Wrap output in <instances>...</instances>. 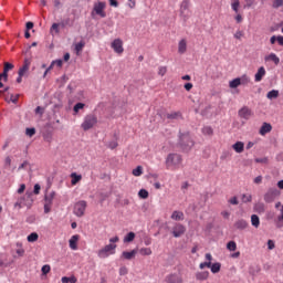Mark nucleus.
<instances>
[{"label":"nucleus","mask_w":283,"mask_h":283,"mask_svg":"<svg viewBox=\"0 0 283 283\" xmlns=\"http://www.w3.org/2000/svg\"><path fill=\"white\" fill-rule=\"evenodd\" d=\"M33 206L34 199L32 198V192L27 191L24 196L18 198L17 202L13 205V208L23 209V207H27V209L30 210Z\"/></svg>","instance_id":"nucleus-1"},{"label":"nucleus","mask_w":283,"mask_h":283,"mask_svg":"<svg viewBox=\"0 0 283 283\" xmlns=\"http://www.w3.org/2000/svg\"><path fill=\"white\" fill-rule=\"evenodd\" d=\"M182 165V156L171 153L166 158V167L168 169H178Z\"/></svg>","instance_id":"nucleus-2"},{"label":"nucleus","mask_w":283,"mask_h":283,"mask_svg":"<svg viewBox=\"0 0 283 283\" xmlns=\"http://www.w3.org/2000/svg\"><path fill=\"white\" fill-rule=\"evenodd\" d=\"M97 124H98V117L94 114H87L84 117L83 123L81 124V128L83 129V132H90V129H93V127H96Z\"/></svg>","instance_id":"nucleus-3"},{"label":"nucleus","mask_w":283,"mask_h":283,"mask_svg":"<svg viewBox=\"0 0 283 283\" xmlns=\"http://www.w3.org/2000/svg\"><path fill=\"white\" fill-rule=\"evenodd\" d=\"M105 8H107V3L103 1L94 2L93 10L91 12V17H101V19H105L107 13L105 12Z\"/></svg>","instance_id":"nucleus-4"},{"label":"nucleus","mask_w":283,"mask_h":283,"mask_svg":"<svg viewBox=\"0 0 283 283\" xmlns=\"http://www.w3.org/2000/svg\"><path fill=\"white\" fill-rule=\"evenodd\" d=\"M179 145L182 151H189L193 147V139H191L189 133H184L179 136Z\"/></svg>","instance_id":"nucleus-5"},{"label":"nucleus","mask_w":283,"mask_h":283,"mask_svg":"<svg viewBox=\"0 0 283 283\" xmlns=\"http://www.w3.org/2000/svg\"><path fill=\"white\" fill-rule=\"evenodd\" d=\"M116 247L117 245L114 243H108L107 245L98 250L97 252L98 258H102L103 260H105V258H109V255H114L116 253Z\"/></svg>","instance_id":"nucleus-6"},{"label":"nucleus","mask_w":283,"mask_h":283,"mask_svg":"<svg viewBox=\"0 0 283 283\" xmlns=\"http://www.w3.org/2000/svg\"><path fill=\"white\" fill-rule=\"evenodd\" d=\"M86 209H87V201L80 200V201L75 202L74 208H73V213L77 218H83V216H85Z\"/></svg>","instance_id":"nucleus-7"},{"label":"nucleus","mask_w":283,"mask_h":283,"mask_svg":"<svg viewBox=\"0 0 283 283\" xmlns=\"http://www.w3.org/2000/svg\"><path fill=\"white\" fill-rule=\"evenodd\" d=\"M185 233H187V227L182 223H175L171 231L172 238H182Z\"/></svg>","instance_id":"nucleus-8"},{"label":"nucleus","mask_w":283,"mask_h":283,"mask_svg":"<svg viewBox=\"0 0 283 283\" xmlns=\"http://www.w3.org/2000/svg\"><path fill=\"white\" fill-rule=\"evenodd\" d=\"M277 196H280V190H277L276 188H270L269 191L264 195V201L268 205H271V202L275 201V198H277Z\"/></svg>","instance_id":"nucleus-9"},{"label":"nucleus","mask_w":283,"mask_h":283,"mask_svg":"<svg viewBox=\"0 0 283 283\" xmlns=\"http://www.w3.org/2000/svg\"><path fill=\"white\" fill-rule=\"evenodd\" d=\"M136 255H138V248H135L130 251L126 250V251H123L120 256H119V260L122 261H132V260H136Z\"/></svg>","instance_id":"nucleus-10"},{"label":"nucleus","mask_w":283,"mask_h":283,"mask_svg":"<svg viewBox=\"0 0 283 283\" xmlns=\"http://www.w3.org/2000/svg\"><path fill=\"white\" fill-rule=\"evenodd\" d=\"M112 50H114L115 54H123L125 52V49L123 48V40L120 39H115L111 43Z\"/></svg>","instance_id":"nucleus-11"},{"label":"nucleus","mask_w":283,"mask_h":283,"mask_svg":"<svg viewBox=\"0 0 283 283\" xmlns=\"http://www.w3.org/2000/svg\"><path fill=\"white\" fill-rule=\"evenodd\" d=\"M253 116V111L249 108L248 106H243L241 109H239V117L243 118L244 120H249Z\"/></svg>","instance_id":"nucleus-12"},{"label":"nucleus","mask_w":283,"mask_h":283,"mask_svg":"<svg viewBox=\"0 0 283 283\" xmlns=\"http://www.w3.org/2000/svg\"><path fill=\"white\" fill-rule=\"evenodd\" d=\"M78 240H81L80 234H74L69 240V247L72 251H78Z\"/></svg>","instance_id":"nucleus-13"},{"label":"nucleus","mask_w":283,"mask_h":283,"mask_svg":"<svg viewBox=\"0 0 283 283\" xmlns=\"http://www.w3.org/2000/svg\"><path fill=\"white\" fill-rule=\"evenodd\" d=\"M32 64V61L30 59H24L23 65L19 69V76H25V73L29 72L30 65Z\"/></svg>","instance_id":"nucleus-14"},{"label":"nucleus","mask_w":283,"mask_h":283,"mask_svg":"<svg viewBox=\"0 0 283 283\" xmlns=\"http://www.w3.org/2000/svg\"><path fill=\"white\" fill-rule=\"evenodd\" d=\"M233 227L238 231H244V229H249V222L244 219H239L234 222Z\"/></svg>","instance_id":"nucleus-15"},{"label":"nucleus","mask_w":283,"mask_h":283,"mask_svg":"<svg viewBox=\"0 0 283 283\" xmlns=\"http://www.w3.org/2000/svg\"><path fill=\"white\" fill-rule=\"evenodd\" d=\"M166 283H182V276H178L176 273H170L166 276Z\"/></svg>","instance_id":"nucleus-16"},{"label":"nucleus","mask_w":283,"mask_h":283,"mask_svg":"<svg viewBox=\"0 0 283 283\" xmlns=\"http://www.w3.org/2000/svg\"><path fill=\"white\" fill-rule=\"evenodd\" d=\"M264 62L269 63L272 62L274 65H280V57L275 53H270L269 55H265Z\"/></svg>","instance_id":"nucleus-17"},{"label":"nucleus","mask_w":283,"mask_h":283,"mask_svg":"<svg viewBox=\"0 0 283 283\" xmlns=\"http://www.w3.org/2000/svg\"><path fill=\"white\" fill-rule=\"evenodd\" d=\"M264 76H266V69H264V66H261L254 75L255 83H260V81H262Z\"/></svg>","instance_id":"nucleus-18"},{"label":"nucleus","mask_w":283,"mask_h":283,"mask_svg":"<svg viewBox=\"0 0 283 283\" xmlns=\"http://www.w3.org/2000/svg\"><path fill=\"white\" fill-rule=\"evenodd\" d=\"M170 218H171V220H175L176 222H180V221L185 220V212L179 211V210H175L171 213Z\"/></svg>","instance_id":"nucleus-19"},{"label":"nucleus","mask_w":283,"mask_h":283,"mask_svg":"<svg viewBox=\"0 0 283 283\" xmlns=\"http://www.w3.org/2000/svg\"><path fill=\"white\" fill-rule=\"evenodd\" d=\"M273 126H271V124L269 123H263V125L261 126L259 134L261 136H266V134H270V132H272Z\"/></svg>","instance_id":"nucleus-20"},{"label":"nucleus","mask_w":283,"mask_h":283,"mask_svg":"<svg viewBox=\"0 0 283 283\" xmlns=\"http://www.w3.org/2000/svg\"><path fill=\"white\" fill-rule=\"evenodd\" d=\"M195 277L198 282H205L209 280V271L196 272Z\"/></svg>","instance_id":"nucleus-21"},{"label":"nucleus","mask_w":283,"mask_h":283,"mask_svg":"<svg viewBox=\"0 0 283 283\" xmlns=\"http://www.w3.org/2000/svg\"><path fill=\"white\" fill-rule=\"evenodd\" d=\"M210 271L211 273H213V275H216L217 273H220V271H222V263L220 262H210Z\"/></svg>","instance_id":"nucleus-22"},{"label":"nucleus","mask_w":283,"mask_h":283,"mask_svg":"<svg viewBox=\"0 0 283 283\" xmlns=\"http://www.w3.org/2000/svg\"><path fill=\"white\" fill-rule=\"evenodd\" d=\"M109 196H112V192L97 193L96 197L98 199V205H101V207H103V205L105 203V200H107V198H109Z\"/></svg>","instance_id":"nucleus-23"},{"label":"nucleus","mask_w":283,"mask_h":283,"mask_svg":"<svg viewBox=\"0 0 283 283\" xmlns=\"http://www.w3.org/2000/svg\"><path fill=\"white\" fill-rule=\"evenodd\" d=\"M134 240H136V232L129 231L124 237V244H132V242H134Z\"/></svg>","instance_id":"nucleus-24"},{"label":"nucleus","mask_w":283,"mask_h":283,"mask_svg":"<svg viewBox=\"0 0 283 283\" xmlns=\"http://www.w3.org/2000/svg\"><path fill=\"white\" fill-rule=\"evenodd\" d=\"M260 271H262V268H260V265H250L248 269L249 275H251L252 277H255V275H258Z\"/></svg>","instance_id":"nucleus-25"},{"label":"nucleus","mask_w":283,"mask_h":283,"mask_svg":"<svg viewBox=\"0 0 283 283\" xmlns=\"http://www.w3.org/2000/svg\"><path fill=\"white\" fill-rule=\"evenodd\" d=\"M226 249L230 252H235L238 251V243L234 240H230L227 242Z\"/></svg>","instance_id":"nucleus-26"},{"label":"nucleus","mask_w":283,"mask_h":283,"mask_svg":"<svg viewBox=\"0 0 283 283\" xmlns=\"http://www.w3.org/2000/svg\"><path fill=\"white\" fill-rule=\"evenodd\" d=\"M56 196V191H51L50 195L45 193L44 195V202L49 203V205H53L54 202V198Z\"/></svg>","instance_id":"nucleus-27"},{"label":"nucleus","mask_w":283,"mask_h":283,"mask_svg":"<svg viewBox=\"0 0 283 283\" xmlns=\"http://www.w3.org/2000/svg\"><path fill=\"white\" fill-rule=\"evenodd\" d=\"M178 52H179V54H185V52H187V40L182 39L179 41Z\"/></svg>","instance_id":"nucleus-28"},{"label":"nucleus","mask_w":283,"mask_h":283,"mask_svg":"<svg viewBox=\"0 0 283 283\" xmlns=\"http://www.w3.org/2000/svg\"><path fill=\"white\" fill-rule=\"evenodd\" d=\"M232 149H234L237 154H242V151H244V143L237 142L235 144L232 145Z\"/></svg>","instance_id":"nucleus-29"},{"label":"nucleus","mask_w":283,"mask_h":283,"mask_svg":"<svg viewBox=\"0 0 283 283\" xmlns=\"http://www.w3.org/2000/svg\"><path fill=\"white\" fill-rule=\"evenodd\" d=\"M137 196H138L139 200H147V198H149V190L142 188V189H139Z\"/></svg>","instance_id":"nucleus-30"},{"label":"nucleus","mask_w":283,"mask_h":283,"mask_svg":"<svg viewBox=\"0 0 283 283\" xmlns=\"http://www.w3.org/2000/svg\"><path fill=\"white\" fill-rule=\"evenodd\" d=\"M251 224L254 229H260V216L251 214Z\"/></svg>","instance_id":"nucleus-31"},{"label":"nucleus","mask_w":283,"mask_h":283,"mask_svg":"<svg viewBox=\"0 0 283 283\" xmlns=\"http://www.w3.org/2000/svg\"><path fill=\"white\" fill-rule=\"evenodd\" d=\"M4 169H12V171L17 169V166H12V157L8 156L4 158Z\"/></svg>","instance_id":"nucleus-32"},{"label":"nucleus","mask_w":283,"mask_h":283,"mask_svg":"<svg viewBox=\"0 0 283 283\" xmlns=\"http://www.w3.org/2000/svg\"><path fill=\"white\" fill-rule=\"evenodd\" d=\"M61 282L62 283H76V282H78V279H76V276L74 274H72L71 276H62Z\"/></svg>","instance_id":"nucleus-33"},{"label":"nucleus","mask_w":283,"mask_h":283,"mask_svg":"<svg viewBox=\"0 0 283 283\" xmlns=\"http://www.w3.org/2000/svg\"><path fill=\"white\" fill-rule=\"evenodd\" d=\"M83 48H85V41H83V40L75 44V49L74 50H75V54L77 56H80L81 52H83Z\"/></svg>","instance_id":"nucleus-34"},{"label":"nucleus","mask_w":283,"mask_h":283,"mask_svg":"<svg viewBox=\"0 0 283 283\" xmlns=\"http://www.w3.org/2000/svg\"><path fill=\"white\" fill-rule=\"evenodd\" d=\"M27 241L30 242V243L39 242V233L38 232H31L27 237Z\"/></svg>","instance_id":"nucleus-35"},{"label":"nucleus","mask_w":283,"mask_h":283,"mask_svg":"<svg viewBox=\"0 0 283 283\" xmlns=\"http://www.w3.org/2000/svg\"><path fill=\"white\" fill-rule=\"evenodd\" d=\"M17 247L20 248V249L15 250V253H17L18 258H23V255H25V249H23V243L18 242Z\"/></svg>","instance_id":"nucleus-36"},{"label":"nucleus","mask_w":283,"mask_h":283,"mask_svg":"<svg viewBox=\"0 0 283 283\" xmlns=\"http://www.w3.org/2000/svg\"><path fill=\"white\" fill-rule=\"evenodd\" d=\"M280 96V91L277 90H272L266 94V98H269V101H273V98H277Z\"/></svg>","instance_id":"nucleus-37"},{"label":"nucleus","mask_w":283,"mask_h":283,"mask_svg":"<svg viewBox=\"0 0 283 283\" xmlns=\"http://www.w3.org/2000/svg\"><path fill=\"white\" fill-rule=\"evenodd\" d=\"M1 258H3V253H0V268L3 266L4 269H8V268L12 266V264H14V260H11L9 262H3V260H1Z\"/></svg>","instance_id":"nucleus-38"},{"label":"nucleus","mask_w":283,"mask_h":283,"mask_svg":"<svg viewBox=\"0 0 283 283\" xmlns=\"http://www.w3.org/2000/svg\"><path fill=\"white\" fill-rule=\"evenodd\" d=\"M240 85H241L240 84V77H237V78L229 82V87L231 90H235L237 87H240Z\"/></svg>","instance_id":"nucleus-39"},{"label":"nucleus","mask_w":283,"mask_h":283,"mask_svg":"<svg viewBox=\"0 0 283 283\" xmlns=\"http://www.w3.org/2000/svg\"><path fill=\"white\" fill-rule=\"evenodd\" d=\"M29 193H31V198L32 196H39L41 193V184H34L33 191H29Z\"/></svg>","instance_id":"nucleus-40"},{"label":"nucleus","mask_w":283,"mask_h":283,"mask_svg":"<svg viewBox=\"0 0 283 283\" xmlns=\"http://www.w3.org/2000/svg\"><path fill=\"white\" fill-rule=\"evenodd\" d=\"M253 209L256 213H264L265 211L264 203H255Z\"/></svg>","instance_id":"nucleus-41"},{"label":"nucleus","mask_w":283,"mask_h":283,"mask_svg":"<svg viewBox=\"0 0 283 283\" xmlns=\"http://www.w3.org/2000/svg\"><path fill=\"white\" fill-rule=\"evenodd\" d=\"M231 8H232L233 12H235V14H238V12H240V0H234L231 3Z\"/></svg>","instance_id":"nucleus-42"},{"label":"nucleus","mask_w":283,"mask_h":283,"mask_svg":"<svg viewBox=\"0 0 283 283\" xmlns=\"http://www.w3.org/2000/svg\"><path fill=\"white\" fill-rule=\"evenodd\" d=\"M240 80V85H248L249 83H251V77H249L248 75H242L241 77H239Z\"/></svg>","instance_id":"nucleus-43"},{"label":"nucleus","mask_w":283,"mask_h":283,"mask_svg":"<svg viewBox=\"0 0 283 283\" xmlns=\"http://www.w3.org/2000/svg\"><path fill=\"white\" fill-rule=\"evenodd\" d=\"M133 176L136 178L143 176V166H137L135 169H133Z\"/></svg>","instance_id":"nucleus-44"},{"label":"nucleus","mask_w":283,"mask_h":283,"mask_svg":"<svg viewBox=\"0 0 283 283\" xmlns=\"http://www.w3.org/2000/svg\"><path fill=\"white\" fill-rule=\"evenodd\" d=\"M181 116H182V114H180V112L167 114V118H169L170 120H176V118H180Z\"/></svg>","instance_id":"nucleus-45"},{"label":"nucleus","mask_w":283,"mask_h":283,"mask_svg":"<svg viewBox=\"0 0 283 283\" xmlns=\"http://www.w3.org/2000/svg\"><path fill=\"white\" fill-rule=\"evenodd\" d=\"M50 271H52V266H50V264H44L41 268V274L42 275H48L50 273Z\"/></svg>","instance_id":"nucleus-46"},{"label":"nucleus","mask_w":283,"mask_h":283,"mask_svg":"<svg viewBox=\"0 0 283 283\" xmlns=\"http://www.w3.org/2000/svg\"><path fill=\"white\" fill-rule=\"evenodd\" d=\"M84 108H85V104L77 103V104L74 105L73 112H74V114H77L78 112H81V109H84Z\"/></svg>","instance_id":"nucleus-47"},{"label":"nucleus","mask_w":283,"mask_h":283,"mask_svg":"<svg viewBox=\"0 0 283 283\" xmlns=\"http://www.w3.org/2000/svg\"><path fill=\"white\" fill-rule=\"evenodd\" d=\"M241 200H242V202H244V203H247V202H252L253 196L243 193L242 197H241Z\"/></svg>","instance_id":"nucleus-48"},{"label":"nucleus","mask_w":283,"mask_h":283,"mask_svg":"<svg viewBox=\"0 0 283 283\" xmlns=\"http://www.w3.org/2000/svg\"><path fill=\"white\" fill-rule=\"evenodd\" d=\"M140 255H151V248H142L139 250Z\"/></svg>","instance_id":"nucleus-49"},{"label":"nucleus","mask_w":283,"mask_h":283,"mask_svg":"<svg viewBox=\"0 0 283 283\" xmlns=\"http://www.w3.org/2000/svg\"><path fill=\"white\" fill-rule=\"evenodd\" d=\"M268 251H273L275 249V241L273 239H269L266 242Z\"/></svg>","instance_id":"nucleus-50"},{"label":"nucleus","mask_w":283,"mask_h":283,"mask_svg":"<svg viewBox=\"0 0 283 283\" xmlns=\"http://www.w3.org/2000/svg\"><path fill=\"white\" fill-rule=\"evenodd\" d=\"M143 240H144L145 247H150L151 241H153L151 237L144 234Z\"/></svg>","instance_id":"nucleus-51"},{"label":"nucleus","mask_w":283,"mask_h":283,"mask_svg":"<svg viewBox=\"0 0 283 283\" xmlns=\"http://www.w3.org/2000/svg\"><path fill=\"white\" fill-rule=\"evenodd\" d=\"M202 134H205L206 136H211L213 134V128L206 126L202 128Z\"/></svg>","instance_id":"nucleus-52"},{"label":"nucleus","mask_w":283,"mask_h":283,"mask_svg":"<svg viewBox=\"0 0 283 283\" xmlns=\"http://www.w3.org/2000/svg\"><path fill=\"white\" fill-rule=\"evenodd\" d=\"M229 203L232 205L233 207H238V205H240V200H238V196H233L232 198H230Z\"/></svg>","instance_id":"nucleus-53"},{"label":"nucleus","mask_w":283,"mask_h":283,"mask_svg":"<svg viewBox=\"0 0 283 283\" xmlns=\"http://www.w3.org/2000/svg\"><path fill=\"white\" fill-rule=\"evenodd\" d=\"M25 222H27L28 224H34V222H36V216H34V214L29 216V217L25 219Z\"/></svg>","instance_id":"nucleus-54"},{"label":"nucleus","mask_w":283,"mask_h":283,"mask_svg":"<svg viewBox=\"0 0 283 283\" xmlns=\"http://www.w3.org/2000/svg\"><path fill=\"white\" fill-rule=\"evenodd\" d=\"M25 134H27V136H29V138H32V136H34V134H36V128H27Z\"/></svg>","instance_id":"nucleus-55"},{"label":"nucleus","mask_w":283,"mask_h":283,"mask_svg":"<svg viewBox=\"0 0 283 283\" xmlns=\"http://www.w3.org/2000/svg\"><path fill=\"white\" fill-rule=\"evenodd\" d=\"M186 10H189V2L184 1L180 6V12L181 14L185 13Z\"/></svg>","instance_id":"nucleus-56"},{"label":"nucleus","mask_w":283,"mask_h":283,"mask_svg":"<svg viewBox=\"0 0 283 283\" xmlns=\"http://www.w3.org/2000/svg\"><path fill=\"white\" fill-rule=\"evenodd\" d=\"M127 273H129V269H127V266L123 265L119 268V275L124 276L127 275Z\"/></svg>","instance_id":"nucleus-57"},{"label":"nucleus","mask_w":283,"mask_h":283,"mask_svg":"<svg viewBox=\"0 0 283 283\" xmlns=\"http://www.w3.org/2000/svg\"><path fill=\"white\" fill-rule=\"evenodd\" d=\"M206 233H211L213 231V222H208L205 228Z\"/></svg>","instance_id":"nucleus-58"},{"label":"nucleus","mask_w":283,"mask_h":283,"mask_svg":"<svg viewBox=\"0 0 283 283\" xmlns=\"http://www.w3.org/2000/svg\"><path fill=\"white\" fill-rule=\"evenodd\" d=\"M3 70H4L6 72H9L10 70H14V64H12V63H10V62H6Z\"/></svg>","instance_id":"nucleus-59"},{"label":"nucleus","mask_w":283,"mask_h":283,"mask_svg":"<svg viewBox=\"0 0 283 283\" xmlns=\"http://www.w3.org/2000/svg\"><path fill=\"white\" fill-rule=\"evenodd\" d=\"M108 149H116L118 147V142L112 140L107 144Z\"/></svg>","instance_id":"nucleus-60"},{"label":"nucleus","mask_w":283,"mask_h":283,"mask_svg":"<svg viewBox=\"0 0 283 283\" xmlns=\"http://www.w3.org/2000/svg\"><path fill=\"white\" fill-rule=\"evenodd\" d=\"M159 76H165L167 74V66H160L158 69Z\"/></svg>","instance_id":"nucleus-61"},{"label":"nucleus","mask_w":283,"mask_h":283,"mask_svg":"<svg viewBox=\"0 0 283 283\" xmlns=\"http://www.w3.org/2000/svg\"><path fill=\"white\" fill-rule=\"evenodd\" d=\"M50 32H55V34H59L60 30H59V23H53Z\"/></svg>","instance_id":"nucleus-62"},{"label":"nucleus","mask_w":283,"mask_h":283,"mask_svg":"<svg viewBox=\"0 0 283 283\" xmlns=\"http://www.w3.org/2000/svg\"><path fill=\"white\" fill-rule=\"evenodd\" d=\"M52 211V203H44V213H50Z\"/></svg>","instance_id":"nucleus-63"},{"label":"nucleus","mask_w":283,"mask_h":283,"mask_svg":"<svg viewBox=\"0 0 283 283\" xmlns=\"http://www.w3.org/2000/svg\"><path fill=\"white\" fill-rule=\"evenodd\" d=\"M17 193L21 196V193H25V184H21L17 190Z\"/></svg>","instance_id":"nucleus-64"}]
</instances>
